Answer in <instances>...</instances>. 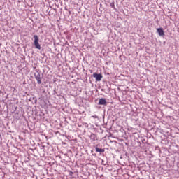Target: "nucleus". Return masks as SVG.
<instances>
[{
  "label": "nucleus",
  "mask_w": 179,
  "mask_h": 179,
  "mask_svg": "<svg viewBox=\"0 0 179 179\" xmlns=\"http://www.w3.org/2000/svg\"><path fill=\"white\" fill-rule=\"evenodd\" d=\"M90 138L92 141H98V138H97V135L94 134H92L90 136Z\"/></svg>",
  "instance_id": "0eeeda50"
},
{
  "label": "nucleus",
  "mask_w": 179,
  "mask_h": 179,
  "mask_svg": "<svg viewBox=\"0 0 179 179\" xmlns=\"http://www.w3.org/2000/svg\"><path fill=\"white\" fill-rule=\"evenodd\" d=\"M34 44L35 45V48H36L37 50H41V45H40V43H38V40H40L38 36L34 35Z\"/></svg>",
  "instance_id": "f257e3e1"
},
{
  "label": "nucleus",
  "mask_w": 179,
  "mask_h": 179,
  "mask_svg": "<svg viewBox=\"0 0 179 179\" xmlns=\"http://www.w3.org/2000/svg\"><path fill=\"white\" fill-rule=\"evenodd\" d=\"M99 106H107V100L104 98L99 99Z\"/></svg>",
  "instance_id": "20e7f679"
},
{
  "label": "nucleus",
  "mask_w": 179,
  "mask_h": 179,
  "mask_svg": "<svg viewBox=\"0 0 179 179\" xmlns=\"http://www.w3.org/2000/svg\"><path fill=\"white\" fill-rule=\"evenodd\" d=\"M93 117V118H97V116H92Z\"/></svg>",
  "instance_id": "1a4fd4ad"
},
{
  "label": "nucleus",
  "mask_w": 179,
  "mask_h": 179,
  "mask_svg": "<svg viewBox=\"0 0 179 179\" xmlns=\"http://www.w3.org/2000/svg\"><path fill=\"white\" fill-rule=\"evenodd\" d=\"M93 78H95L96 82H100L103 79V75L101 73H94Z\"/></svg>",
  "instance_id": "7ed1b4c3"
},
{
  "label": "nucleus",
  "mask_w": 179,
  "mask_h": 179,
  "mask_svg": "<svg viewBox=\"0 0 179 179\" xmlns=\"http://www.w3.org/2000/svg\"><path fill=\"white\" fill-rule=\"evenodd\" d=\"M71 174H73V172H71Z\"/></svg>",
  "instance_id": "9d476101"
},
{
  "label": "nucleus",
  "mask_w": 179,
  "mask_h": 179,
  "mask_svg": "<svg viewBox=\"0 0 179 179\" xmlns=\"http://www.w3.org/2000/svg\"><path fill=\"white\" fill-rule=\"evenodd\" d=\"M71 174H73V172H71Z\"/></svg>",
  "instance_id": "9b49d317"
},
{
  "label": "nucleus",
  "mask_w": 179,
  "mask_h": 179,
  "mask_svg": "<svg viewBox=\"0 0 179 179\" xmlns=\"http://www.w3.org/2000/svg\"><path fill=\"white\" fill-rule=\"evenodd\" d=\"M36 73H34V76L35 79L37 80V83L38 85H41V74H40V72H38V70H35Z\"/></svg>",
  "instance_id": "f03ea898"
},
{
  "label": "nucleus",
  "mask_w": 179,
  "mask_h": 179,
  "mask_svg": "<svg viewBox=\"0 0 179 179\" xmlns=\"http://www.w3.org/2000/svg\"><path fill=\"white\" fill-rule=\"evenodd\" d=\"M95 150L96 152L100 153V155H101V153H104V152H105L104 148H99L98 147L95 148Z\"/></svg>",
  "instance_id": "423d86ee"
},
{
  "label": "nucleus",
  "mask_w": 179,
  "mask_h": 179,
  "mask_svg": "<svg viewBox=\"0 0 179 179\" xmlns=\"http://www.w3.org/2000/svg\"><path fill=\"white\" fill-rule=\"evenodd\" d=\"M157 33H158L160 37H163V36H164V31L163 30V28L157 29Z\"/></svg>",
  "instance_id": "39448f33"
},
{
  "label": "nucleus",
  "mask_w": 179,
  "mask_h": 179,
  "mask_svg": "<svg viewBox=\"0 0 179 179\" xmlns=\"http://www.w3.org/2000/svg\"><path fill=\"white\" fill-rule=\"evenodd\" d=\"M0 138H1V134H0Z\"/></svg>",
  "instance_id": "f8f14e48"
},
{
  "label": "nucleus",
  "mask_w": 179,
  "mask_h": 179,
  "mask_svg": "<svg viewBox=\"0 0 179 179\" xmlns=\"http://www.w3.org/2000/svg\"><path fill=\"white\" fill-rule=\"evenodd\" d=\"M110 5L111 8H113V9H115V6L114 4V2L110 3Z\"/></svg>",
  "instance_id": "6e6552de"
}]
</instances>
